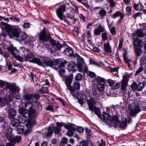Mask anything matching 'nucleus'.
Returning a JSON list of instances; mask_svg holds the SVG:
<instances>
[{
	"label": "nucleus",
	"mask_w": 146,
	"mask_h": 146,
	"mask_svg": "<svg viewBox=\"0 0 146 146\" xmlns=\"http://www.w3.org/2000/svg\"><path fill=\"white\" fill-rule=\"evenodd\" d=\"M13 57L15 58V59L18 60L20 61H22V57H21L20 56L17 55L15 54L13 55Z\"/></svg>",
	"instance_id": "6e6d98bb"
},
{
	"label": "nucleus",
	"mask_w": 146,
	"mask_h": 146,
	"mask_svg": "<svg viewBox=\"0 0 146 146\" xmlns=\"http://www.w3.org/2000/svg\"><path fill=\"white\" fill-rule=\"evenodd\" d=\"M29 121V120H28L26 125L27 127L28 128V129H26L25 132L24 131L23 134L25 136L27 135L29 133L32 131V129L31 127L34 125L35 123L32 125H31V126H27V124Z\"/></svg>",
	"instance_id": "2f4dec72"
},
{
	"label": "nucleus",
	"mask_w": 146,
	"mask_h": 146,
	"mask_svg": "<svg viewBox=\"0 0 146 146\" xmlns=\"http://www.w3.org/2000/svg\"><path fill=\"white\" fill-rule=\"evenodd\" d=\"M143 70V69L142 67H140L139 68V69L136 71L135 74V75L136 76L137 75H138Z\"/></svg>",
	"instance_id": "8fccbe9b"
},
{
	"label": "nucleus",
	"mask_w": 146,
	"mask_h": 146,
	"mask_svg": "<svg viewBox=\"0 0 146 146\" xmlns=\"http://www.w3.org/2000/svg\"><path fill=\"white\" fill-rule=\"evenodd\" d=\"M143 43L142 40L138 41L137 39H135L133 41V46L135 48V50L137 56H139L142 52L139 47H141L143 45Z\"/></svg>",
	"instance_id": "6e6552de"
},
{
	"label": "nucleus",
	"mask_w": 146,
	"mask_h": 146,
	"mask_svg": "<svg viewBox=\"0 0 146 146\" xmlns=\"http://www.w3.org/2000/svg\"><path fill=\"white\" fill-rule=\"evenodd\" d=\"M102 36L103 39L104 40H106L108 38L107 34L105 33H103L102 34Z\"/></svg>",
	"instance_id": "bf43d9fd"
},
{
	"label": "nucleus",
	"mask_w": 146,
	"mask_h": 146,
	"mask_svg": "<svg viewBox=\"0 0 146 146\" xmlns=\"http://www.w3.org/2000/svg\"><path fill=\"white\" fill-rule=\"evenodd\" d=\"M131 88L133 91L137 90V85L136 83L134 82L131 85Z\"/></svg>",
	"instance_id": "49530a36"
},
{
	"label": "nucleus",
	"mask_w": 146,
	"mask_h": 146,
	"mask_svg": "<svg viewBox=\"0 0 146 146\" xmlns=\"http://www.w3.org/2000/svg\"><path fill=\"white\" fill-rule=\"evenodd\" d=\"M87 102L88 104L89 109L92 112L94 111L95 114L97 115L99 117H101V113L100 110L98 108L94 107L95 102L94 99L91 98L90 100H87Z\"/></svg>",
	"instance_id": "423d86ee"
},
{
	"label": "nucleus",
	"mask_w": 146,
	"mask_h": 146,
	"mask_svg": "<svg viewBox=\"0 0 146 146\" xmlns=\"http://www.w3.org/2000/svg\"><path fill=\"white\" fill-rule=\"evenodd\" d=\"M68 135L70 137L72 136L74 134V131H76V129L74 127H71L68 129Z\"/></svg>",
	"instance_id": "473e14b6"
},
{
	"label": "nucleus",
	"mask_w": 146,
	"mask_h": 146,
	"mask_svg": "<svg viewBox=\"0 0 146 146\" xmlns=\"http://www.w3.org/2000/svg\"><path fill=\"white\" fill-rule=\"evenodd\" d=\"M136 35H137L139 37H142L144 36L145 34L143 33L142 29H138L136 31V34H134L133 35V37L134 40L137 39L138 41V38L137 37L136 38H135L134 37V36H136Z\"/></svg>",
	"instance_id": "393cba45"
},
{
	"label": "nucleus",
	"mask_w": 146,
	"mask_h": 146,
	"mask_svg": "<svg viewBox=\"0 0 146 146\" xmlns=\"http://www.w3.org/2000/svg\"><path fill=\"white\" fill-rule=\"evenodd\" d=\"M54 65V63L52 60L48 59L46 60V66H52Z\"/></svg>",
	"instance_id": "ea45409f"
},
{
	"label": "nucleus",
	"mask_w": 146,
	"mask_h": 146,
	"mask_svg": "<svg viewBox=\"0 0 146 146\" xmlns=\"http://www.w3.org/2000/svg\"><path fill=\"white\" fill-rule=\"evenodd\" d=\"M104 50L105 52L109 54L112 53V50L108 42L105 43L104 45Z\"/></svg>",
	"instance_id": "412c9836"
},
{
	"label": "nucleus",
	"mask_w": 146,
	"mask_h": 146,
	"mask_svg": "<svg viewBox=\"0 0 146 146\" xmlns=\"http://www.w3.org/2000/svg\"><path fill=\"white\" fill-rule=\"evenodd\" d=\"M107 2L109 3V6L111 8H113L115 5V3L113 0H106Z\"/></svg>",
	"instance_id": "4c0bfd02"
},
{
	"label": "nucleus",
	"mask_w": 146,
	"mask_h": 146,
	"mask_svg": "<svg viewBox=\"0 0 146 146\" xmlns=\"http://www.w3.org/2000/svg\"><path fill=\"white\" fill-rule=\"evenodd\" d=\"M21 115L20 116L19 118V122H20L21 123L23 124L26 122L27 120V117L29 116V115H27L26 114L20 113Z\"/></svg>",
	"instance_id": "4be33fe9"
},
{
	"label": "nucleus",
	"mask_w": 146,
	"mask_h": 146,
	"mask_svg": "<svg viewBox=\"0 0 146 146\" xmlns=\"http://www.w3.org/2000/svg\"><path fill=\"white\" fill-rule=\"evenodd\" d=\"M107 82L109 84V86L111 87H112L113 85L114 84V83H115V82L114 81L111 79H108L107 80H106Z\"/></svg>",
	"instance_id": "de8ad7c7"
},
{
	"label": "nucleus",
	"mask_w": 146,
	"mask_h": 146,
	"mask_svg": "<svg viewBox=\"0 0 146 146\" xmlns=\"http://www.w3.org/2000/svg\"><path fill=\"white\" fill-rule=\"evenodd\" d=\"M141 111V109L138 106H136L130 110V115L131 116L134 117Z\"/></svg>",
	"instance_id": "4468645a"
},
{
	"label": "nucleus",
	"mask_w": 146,
	"mask_h": 146,
	"mask_svg": "<svg viewBox=\"0 0 146 146\" xmlns=\"http://www.w3.org/2000/svg\"><path fill=\"white\" fill-rule=\"evenodd\" d=\"M10 143H6V146H14L15 145V142H12V141L10 140Z\"/></svg>",
	"instance_id": "4d7b16f0"
},
{
	"label": "nucleus",
	"mask_w": 146,
	"mask_h": 146,
	"mask_svg": "<svg viewBox=\"0 0 146 146\" xmlns=\"http://www.w3.org/2000/svg\"><path fill=\"white\" fill-rule=\"evenodd\" d=\"M73 32L74 34L75 35H77L78 34V29L77 27H74L73 31Z\"/></svg>",
	"instance_id": "052dcab7"
},
{
	"label": "nucleus",
	"mask_w": 146,
	"mask_h": 146,
	"mask_svg": "<svg viewBox=\"0 0 146 146\" xmlns=\"http://www.w3.org/2000/svg\"><path fill=\"white\" fill-rule=\"evenodd\" d=\"M126 14L127 15H129L131 14V8L129 6H127L126 7Z\"/></svg>",
	"instance_id": "09e8293b"
},
{
	"label": "nucleus",
	"mask_w": 146,
	"mask_h": 146,
	"mask_svg": "<svg viewBox=\"0 0 146 146\" xmlns=\"http://www.w3.org/2000/svg\"><path fill=\"white\" fill-rule=\"evenodd\" d=\"M123 42V38H121L119 41V43L118 46V49L120 50L122 48Z\"/></svg>",
	"instance_id": "603ef678"
},
{
	"label": "nucleus",
	"mask_w": 146,
	"mask_h": 146,
	"mask_svg": "<svg viewBox=\"0 0 146 146\" xmlns=\"http://www.w3.org/2000/svg\"><path fill=\"white\" fill-rule=\"evenodd\" d=\"M126 53L125 52V54H123V58L124 59V60L125 62L128 65L127 66L129 67L130 68L131 66V61L129 60V59H128L126 56Z\"/></svg>",
	"instance_id": "f704fd0d"
},
{
	"label": "nucleus",
	"mask_w": 146,
	"mask_h": 146,
	"mask_svg": "<svg viewBox=\"0 0 146 146\" xmlns=\"http://www.w3.org/2000/svg\"><path fill=\"white\" fill-rule=\"evenodd\" d=\"M46 48L49 50L51 52H55L57 49L60 50L62 47V44L58 42H56L54 40H50L48 41L47 40L46 37Z\"/></svg>",
	"instance_id": "39448f33"
},
{
	"label": "nucleus",
	"mask_w": 146,
	"mask_h": 146,
	"mask_svg": "<svg viewBox=\"0 0 146 146\" xmlns=\"http://www.w3.org/2000/svg\"><path fill=\"white\" fill-rule=\"evenodd\" d=\"M82 78V75L80 73H78L75 76V79L77 81H79L81 80Z\"/></svg>",
	"instance_id": "a18cd8bd"
},
{
	"label": "nucleus",
	"mask_w": 146,
	"mask_h": 146,
	"mask_svg": "<svg viewBox=\"0 0 146 146\" xmlns=\"http://www.w3.org/2000/svg\"><path fill=\"white\" fill-rule=\"evenodd\" d=\"M69 5L68 3H64L56 9V11L58 17L61 21L66 22L68 25H70L71 23L70 22L65 19V16L63 15V13L65 11L67 7Z\"/></svg>",
	"instance_id": "20e7f679"
},
{
	"label": "nucleus",
	"mask_w": 146,
	"mask_h": 146,
	"mask_svg": "<svg viewBox=\"0 0 146 146\" xmlns=\"http://www.w3.org/2000/svg\"><path fill=\"white\" fill-rule=\"evenodd\" d=\"M67 63V62L66 60H64L60 63L58 68L60 75L63 77H65V76L64 74L65 72L64 66Z\"/></svg>",
	"instance_id": "9d476101"
},
{
	"label": "nucleus",
	"mask_w": 146,
	"mask_h": 146,
	"mask_svg": "<svg viewBox=\"0 0 146 146\" xmlns=\"http://www.w3.org/2000/svg\"><path fill=\"white\" fill-rule=\"evenodd\" d=\"M56 124L57 126L54 127L53 130L55 134H58L61 131V127L63 125V124L62 123L57 122Z\"/></svg>",
	"instance_id": "a211bd4d"
},
{
	"label": "nucleus",
	"mask_w": 146,
	"mask_h": 146,
	"mask_svg": "<svg viewBox=\"0 0 146 146\" xmlns=\"http://www.w3.org/2000/svg\"><path fill=\"white\" fill-rule=\"evenodd\" d=\"M146 60V56L145 55L143 56L141 59V63L140 64L141 66H143V64L145 63L146 64V62H145Z\"/></svg>",
	"instance_id": "79ce46f5"
},
{
	"label": "nucleus",
	"mask_w": 146,
	"mask_h": 146,
	"mask_svg": "<svg viewBox=\"0 0 146 146\" xmlns=\"http://www.w3.org/2000/svg\"><path fill=\"white\" fill-rule=\"evenodd\" d=\"M27 40L24 42L25 44H33V37H28Z\"/></svg>",
	"instance_id": "72a5a7b5"
},
{
	"label": "nucleus",
	"mask_w": 146,
	"mask_h": 146,
	"mask_svg": "<svg viewBox=\"0 0 146 146\" xmlns=\"http://www.w3.org/2000/svg\"><path fill=\"white\" fill-rule=\"evenodd\" d=\"M46 110H50L51 111H53V109L52 105H48V106L47 107H46Z\"/></svg>",
	"instance_id": "e2e57ef3"
},
{
	"label": "nucleus",
	"mask_w": 146,
	"mask_h": 146,
	"mask_svg": "<svg viewBox=\"0 0 146 146\" xmlns=\"http://www.w3.org/2000/svg\"><path fill=\"white\" fill-rule=\"evenodd\" d=\"M73 77L70 76L66 78L65 80V82L66 84L67 89L70 92H72V88L71 85L72 82Z\"/></svg>",
	"instance_id": "ddd939ff"
},
{
	"label": "nucleus",
	"mask_w": 146,
	"mask_h": 146,
	"mask_svg": "<svg viewBox=\"0 0 146 146\" xmlns=\"http://www.w3.org/2000/svg\"><path fill=\"white\" fill-rule=\"evenodd\" d=\"M124 15L123 13L119 11L116 12L115 13L112 14V17L113 19H115L116 17L119 16H120V19L118 21V23H121L122 20L123 19L124 17Z\"/></svg>",
	"instance_id": "2eb2a0df"
},
{
	"label": "nucleus",
	"mask_w": 146,
	"mask_h": 146,
	"mask_svg": "<svg viewBox=\"0 0 146 146\" xmlns=\"http://www.w3.org/2000/svg\"><path fill=\"white\" fill-rule=\"evenodd\" d=\"M103 117L106 120L107 122H109L112 125L115 126L118 123V117L116 116H113L112 117L106 112L103 113Z\"/></svg>",
	"instance_id": "0eeeda50"
},
{
	"label": "nucleus",
	"mask_w": 146,
	"mask_h": 146,
	"mask_svg": "<svg viewBox=\"0 0 146 146\" xmlns=\"http://www.w3.org/2000/svg\"><path fill=\"white\" fill-rule=\"evenodd\" d=\"M64 53L67 55L69 56H71L73 55V52L72 48L70 47H68L65 49L64 51Z\"/></svg>",
	"instance_id": "a878e982"
},
{
	"label": "nucleus",
	"mask_w": 146,
	"mask_h": 146,
	"mask_svg": "<svg viewBox=\"0 0 146 146\" xmlns=\"http://www.w3.org/2000/svg\"><path fill=\"white\" fill-rule=\"evenodd\" d=\"M67 17L70 19H72L74 18V14L73 13L71 12V13H68L67 14Z\"/></svg>",
	"instance_id": "5fc2aeb1"
},
{
	"label": "nucleus",
	"mask_w": 146,
	"mask_h": 146,
	"mask_svg": "<svg viewBox=\"0 0 146 146\" xmlns=\"http://www.w3.org/2000/svg\"><path fill=\"white\" fill-rule=\"evenodd\" d=\"M24 130V127L23 125H22L20 124V125L16 128L17 133L20 135L23 133Z\"/></svg>",
	"instance_id": "bb28decb"
},
{
	"label": "nucleus",
	"mask_w": 146,
	"mask_h": 146,
	"mask_svg": "<svg viewBox=\"0 0 146 146\" xmlns=\"http://www.w3.org/2000/svg\"><path fill=\"white\" fill-rule=\"evenodd\" d=\"M145 86L144 84L142 83H139L137 86V90L138 91H141L145 87Z\"/></svg>",
	"instance_id": "c03bdc74"
},
{
	"label": "nucleus",
	"mask_w": 146,
	"mask_h": 146,
	"mask_svg": "<svg viewBox=\"0 0 146 146\" xmlns=\"http://www.w3.org/2000/svg\"><path fill=\"white\" fill-rule=\"evenodd\" d=\"M29 62L32 63H36L39 65L43 66L44 67V64H46V62L45 61L42 62L39 59L36 58H35L30 60Z\"/></svg>",
	"instance_id": "6ab92c4d"
},
{
	"label": "nucleus",
	"mask_w": 146,
	"mask_h": 146,
	"mask_svg": "<svg viewBox=\"0 0 146 146\" xmlns=\"http://www.w3.org/2000/svg\"><path fill=\"white\" fill-rule=\"evenodd\" d=\"M40 98L39 95L35 94H27L24 95L22 100V105L25 109L20 108L18 110L19 113L29 115V121L27 126H31L35 123V119L37 113L35 110H37L39 104L37 100Z\"/></svg>",
	"instance_id": "f257e3e1"
},
{
	"label": "nucleus",
	"mask_w": 146,
	"mask_h": 146,
	"mask_svg": "<svg viewBox=\"0 0 146 146\" xmlns=\"http://www.w3.org/2000/svg\"><path fill=\"white\" fill-rule=\"evenodd\" d=\"M53 133V130L51 127H49L48 131L46 134V136L49 137Z\"/></svg>",
	"instance_id": "58836bf2"
},
{
	"label": "nucleus",
	"mask_w": 146,
	"mask_h": 146,
	"mask_svg": "<svg viewBox=\"0 0 146 146\" xmlns=\"http://www.w3.org/2000/svg\"><path fill=\"white\" fill-rule=\"evenodd\" d=\"M8 50L11 52V54L13 56L15 54L12 47H9L7 48Z\"/></svg>",
	"instance_id": "69168bd1"
},
{
	"label": "nucleus",
	"mask_w": 146,
	"mask_h": 146,
	"mask_svg": "<svg viewBox=\"0 0 146 146\" xmlns=\"http://www.w3.org/2000/svg\"><path fill=\"white\" fill-rule=\"evenodd\" d=\"M97 79L98 80L101 82H103L105 81V79L104 78L99 76H97Z\"/></svg>",
	"instance_id": "680f3d73"
},
{
	"label": "nucleus",
	"mask_w": 146,
	"mask_h": 146,
	"mask_svg": "<svg viewBox=\"0 0 146 146\" xmlns=\"http://www.w3.org/2000/svg\"><path fill=\"white\" fill-rule=\"evenodd\" d=\"M73 56L76 57L77 59V66L78 68L83 65L84 64H85L83 59L81 58L78 54H74Z\"/></svg>",
	"instance_id": "9b49d317"
},
{
	"label": "nucleus",
	"mask_w": 146,
	"mask_h": 146,
	"mask_svg": "<svg viewBox=\"0 0 146 146\" xmlns=\"http://www.w3.org/2000/svg\"><path fill=\"white\" fill-rule=\"evenodd\" d=\"M99 13L101 17H104L106 15V11L105 9H102L99 11Z\"/></svg>",
	"instance_id": "37998d69"
},
{
	"label": "nucleus",
	"mask_w": 146,
	"mask_h": 146,
	"mask_svg": "<svg viewBox=\"0 0 146 146\" xmlns=\"http://www.w3.org/2000/svg\"><path fill=\"white\" fill-rule=\"evenodd\" d=\"M38 36L42 42L46 41V29L44 28L40 33Z\"/></svg>",
	"instance_id": "aec40b11"
},
{
	"label": "nucleus",
	"mask_w": 146,
	"mask_h": 146,
	"mask_svg": "<svg viewBox=\"0 0 146 146\" xmlns=\"http://www.w3.org/2000/svg\"><path fill=\"white\" fill-rule=\"evenodd\" d=\"M68 67L72 71H75V67L76 66V64L74 62L72 61L70 64L68 65Z\"/></svg>",
	"instance_id": "e433bc0d"
},
{
	"label": "nucleus",
	"mask_w": 146,
	"mask_h": 146,
	"mask_svg": "<svg viewBox=\"0 0 146 146\" xmlns=\"http://www.w3.org/2000/svg\"><path fill=\"white\" fill-rule=\"evenodd\" d=\"M104 31V27L101 25H100L98 28L96 29L94 31L95 35H100L101 33L103 32Z\"/></svg>",
	"instance_id": "5701e85b"
},
{
	"label": "nucleus",
	"mask_w": 146,
	"mask_h": 146,
	"mask_svg": "<svg viewBox=\"0 0 146 146\" xmlns=\"http://www.w3.org/2000/svg\"><path fill=\"white\" fill-rule=\"evenodd\" d=\"M7 138L9 140L12 141V142H15V144L16 142L19 143L21 140V137L20 136H17L15 137H13L11 132L7 135Z\"/></svg>",
	"instance_id": "dca6fc26"
},
{
	"label": "nucleus",
	"mask_w": 146,
	"mask_h": 146,
	"mask_svg": "<svg viewBox=\"0 0 146 146\" xmlns=\"http://www.w3.org/2000/svg\"><path fill=\"white\" fill-rule=\"evenodd\" d=\"M133 7L135 10L139 11L141 10L143 8V5L140 3L134 4L133 5Z\"/></svg>",
	"instance_id": "c756f323"
},
{
	"label": "nucleus",
	"mask_w": 146,
	"mask_h": 146,
	"mask_svg": "<svg viewBox=\"0 0 146 146\" xmlns=\"http://www.w3.org/2000/svg\"><path fill=\"white\" fill-rule=\"evenodd\" d=\"M114 85L111 87V89L113 90L118 89L120 87V84L118 82H115Z\"/></svg>",
	"instance_id": "a19ab883"
},
{
	"label": "nucleus",
	"mask_w": 146,
	"mask_h": 146,
	"mask_svg": "<svg viewBox=\"0 0 146 146\" xmlns=\"http://www.w3.org/2000/svg\"><path fill=\"white\" fill-rule=\"evenodd\" d=\"M76 130L80 133H82L84 131V129L80 126L76 128Z\"/></svg>",
	"instance_id": "864d4df0"
},
{
	"label": "nucleus",
	"mask_w": 146,
	"mask_h": 146,
	"mask_svg": "<svg viewBox=\"0 0 146 146\" xmlns=\"http://www.w3.org/2000/svg\"><path fill=\"white\" fill-rule=\"evenodd\" d=\"M6 30L9 36L11 38L15 37L19 38V39L21 41L24 40L27 38L28 36L24 32L21 33L20 36V33L21 30L19 28H12L11 27H7Z\"/></svg>",
	"instance_id": "7ed1b4c3"
},
{
	"label": "nucleus",
	"mask_w": 146,
	"mask_h": 146,
	"mask_svg": "<svg viewBox=\"0 0 146 146\" xmlns=\"http://www.w3.org/2000/svg\"><path fill=\"white\" fill-rule=\"evenodd\" d=\"M97 88L100 92L102 91L104 89V85L103 84L99 83L97 85Z\"/></svg>",
	"instance_id": "c9c22d12"
},
{
	"label": "nucleus",
	"mask_w": 146,
	"mask_h": 146,
	"mask_svg": "<svg viewBox=\"0 0 146 146\" xmlns=\"http://www.w3.org/2000/svg\"><path fill=\"white\" fill-rule=\"evenodd\" d=\"M89 143L86 140H83L81 141L80 144L82 146H88V145Z\"/></svg>",
	"instance_id": "3c124183"
},
{
	"label": "nucleus",
	"mask_w": 146,
	"mask_h": 146,
	"mask_svg": "<svg viewBox=\"0 0 146 146\" xmlns=\"http://www.w3.org/2000/svg\"><path fill=\"white\" fill-rule=\"evenodd\" d=\"M8 89H9V93L11 96L18 100L21 98V94L19 93V87L16 86L15 83H11L0 80V96H2L4 94L5 91ZM12 100V98L10 97L7 99L0 98V106H3L8 102H10Z\"/></svg>",
	"instance_id": "f03ea898"
},
{
	"label": "nucleus",
	"mask_w": 146,
	"mask_h": 146,
	"mask_svg": "<svg viewBox=\"0 0 146 146\" xmlns=\"http://www.w3.org/2000/svg\"><path fill=\"white\" fill-rule=\"evenodd\" d=\"M80 87V84L78 82L75 81L73 82L72 86H71L72 91L70 92L73 96L77 97L78 96V93L76 90H79Z\"/></svg>",
	"instance_id": "1a4fd4ad"
},
{
	"label": "nucleus",
	"mask_w": 146,
	"mask_h": 146,
	"mask_svg": "<svg viewBox=\"0 0 146 146\" xmlns=\"http://www.w3.org/2000/svg\"><path fill=\"white\" fill-rule=\"evenodd\" d=\"M78 71L82 72H85L87 73L88 72V67L86 66V64H84L78 68Z\"/></svg>",
	"instance_id": "b1692460"
},
{
	"label": "nucleus",
	"mask_w": 146,
	"mask_h": 146,
	"mask_svg": "<svg viewBox=\"0 0 146 146\" xmlns=\"http://www.w3.org/2000/svg\"><path fill=\"white\" fill-rule=\"evenodd\" d=\"M7 64L9 70H11L12 67V64L9 62H7Z\"/></svg>",
	"instance_id": "338daca9"
},
{
	"label": "nucleus",
	"mask_w": 146,
	"mask_h": 146,
	"mask_svg": "<svg viewBox=\"0 0 146 146\" xmlns=\"http://www.w3.org/2000/svg\"><path fill=\"white\" fill-rule=\"evenodd\" d=\"M45 91L46 88L45 87H42L40 90H38V92L41 94L45 93Z\"/></svg>",
	"instance_id": "0e129e2a"
},
{
	"label": "nucleus",
	"mask_w": 146,
	"mask_h": 146,
	"mask_svg": "<svg viewBox=\"0 0 146 146\" xmlns=\"http://www.w3.org/2000/svg\"><path fill=\"white\" fill-rule=\"evenodd\" d=\"M81 3L83 4L86 8L88 9H90V5L88 4L87 3L85 2H83L82 1Z\"/></svg>",
	"instance_id": "13d9d810"
},
{
	"label": "nucleus",
	"mask_w": 146,
	"mask_h": 146,
	"mask_svg": "<svg viewBox=\"0 0 146 146\" xmlns=\"http://www.w3.org/2000/svg\"><path fill=\"white\" fill-rule=\"evenodd\" d=\"M46 98L49 103H54V100L53 97L54 95L51 93H49L48 92V90L46 87Z\"/></svg>",
	"instance_id": "f3484780"
},
{
	"label": "nucleus",
	"mask_w": 146,
	"mask_h": 146,
	"mask_svg": "<svg viewBox=\"0 0 146 146\" xmlns=\"http://www.w3.org/2000/svg\"><path fill=\"white\" fill-rule=\"evenodd\" d=\"M127 123L124 121H122L121 122H120L118 120V123L116 124V125L114 126V127L117 126L120 127L123 129H125L127 126Z\"/></svg>",
	"instance_id": "cd10ccee"
},
{
	"label": "nucleus",
	"mask_w": 146,
	"mask_h": 146,
	"mask_svg": "<svg viewBox=\"0 0 146 146\" xmlns=\"http://www.w3.org/2000/svg\"><path fill=\"white\" fill-rule=\"evenodd\" d=\"M9 117L10 118L14 117L16 115V111L13 108H11L8 110Z\"/></svg>",
	"instance_id": "c85d7f7f"
},
{
	"label": "nucleus",
	"mask_w": 146,
	"mask_h": 146,
	"mask_svg": "<svg viewBox=\"0 0 146 146\" xmlns=\"http://www.w3.org/2000/svg\"><path fill=\"white\" fill-rule=\"evenodd\" d=\"M123 79L122 81L121 88L122 90L124 91L126 89L129 80V78L126 75L123 76Z\"/></svg>",
	"instance_id": "f8f14e48"
},
{
	"label": "nucleus",
	"mask_w": 146,
	"mask_h": 146,
	"mask_svg": "<svg viewBox=\"0 0 146 146\" xmlns=\"http://www.w3.org/2000/svg\"><path fill=\"white\" fill-rule=\"evenodd\" d=\"M110 31L111 33L113 34L114 35L115 33V28L114 27H112L110 29Z\"/></svg>",
	"instance_id": "774afa93"
},
{
	"label": "nucleus",
	"mask_w": 146,
	"mask_h": 146,
	"mask_svg": "<svg viewBox=\"0 0 146 146\" xmlns=\"http://www.w3.org/2000/svg\"><path fill=\"white\" fill-rule=\"evenodd\" d=\"M19 120L14 118L12 119L11 121V124L13 127H17L20 125Z\"/></svg>",
	"instance_id": "7c9ffc66"
}]
</instances>
